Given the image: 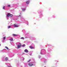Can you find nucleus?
Returning a JSON list of instances; mask_svg holds the SVG:
<instances>
[{
  "label": "nucleus",
  "instance_id": "obj_19",
  "mask_svg": "<svg viewBox=\"0 0 67 67\" xmlns=\"http://www.w3.org/2000/svg\"><path fill=\"white\" fill-rule=\"evenodd\" d=\"M8 7H10V5H8Z\"/></svg>",
  "mask_w": 67,
  "mask_h": 67
},
{
  "label": "nucleus",
  "instance_id": "obj_11",
  "mask_svg": "<svg viewBox=\"0 0 67 67\" xmlns=\"http://www.w3.org/2000/svg\"><path fill=\"white\" fill-rule=\"evenodd\" d=\"M30 48L31 49H33V47H32V46H30Z\"/></svg>",
  "mask_w": 67,
  "mask_h": 67
},
{
  "label": "nucleus",
  "instance_id": "obj_23",
  "mask_svg": "<svg viewBox=\"0 0 67 67\" xmlns=\"http://www.w3.org/2000/svg\"><path fill=\"white\" fill-rule=\"evenodd\" d=\"M44 67H46V66H44Z\"/></svg>",
  "mask_w": 67,
  "mask_h": 67
},
{
  "label": "nucleus",
  "instance_id": "obj_5",
  "mask_svg": "<svg viewBox=\"0 0 67 67\" xmlns=\"http://www.w3.org/2000/svg\"><path fill=\"white\" fill-rule=\"evenodd\" d=\"M24 52H26V53H27L28 52H29V51H28V50L26 49H25V51H24Z\"/></svg>",
  "mask_w": 67,
  "mask_h": 67
},
{
  "label": "nucleus",
  "instance_id": "obj_20",
  "mask_svg": "<svg viewBox=\"0 0 67 67\" xmlns=\"http://www.w3.org/2000/svg\"><path fill=\"white\" fill-rule=\"evenodd\" d=\"M8 67H11L10 66H8Z\"/></svg>",
  "mask_w": 67,
  "mask_h": 67
},
{
  "label": "nucleus",
  "instance_id": "obj_21",
  "mask_svg": "<svg viewBox=\"0 0 67 67\" xmlns=\"http://www.w3.org/2000/svg\"><path fill=\"white\" fill-rule=\"evenodd\" d=\"M0 46H1V44H0Z\"/></svg>",
  "mask_w": 67,
  "mask_h": 67
},
{
  "label": "nucleus",
  "instance_id": "obj_6",
  "mask_svg": "<svg viewBox=\"0 0 67 67\" xmlns=\"http://www.w3.org/2000/svg\"><path fill=\"white\" fill-rule=\"evenodd\" d=\"M12 35L13 36H18V35L15 34H13Z\"/></svg>",
  "mask_w": 67,
  "mask_h": 67
},
{
  "label": "nucleus",
  "instance_id": "obj_7",
  "mask_svg": "<svg viewBox=\"0 0 67 67\" xmlns=\"http://www.w3.org/2000/svg\"><path fill=\"white\" fill-rule=\"evenodd\" d=\"M8 58L6 57L5 58V60H8Z\"/></svg>",
  "mask_w": 67,
  "mask_h": 67
},
{
  "label": "nucleus",
  "instance_id": "obj_8",
  "mask_svg": "<svg viewBox=\"0 0 67 67\" xmlns=\"http://www.w3.org/2000/svg\"><path fill=\"white\" fill-rule=\"evenodd\" d=\"M10 41H13V38H12L9 40Z\"/></svg>",
  "mask_w": 67,
  "mask_h": 67
},
{
  "label": "nucleus",
  "instance_id": "obj_18",
  "mask_svg": "<svg viewBox=\"0 0 67 67\" xmlns=\"http://www.w3.org/2000/svg\"><path fill=\"white\" fill-rule=\"evenodd\" d=\"M24 37H21V39H24Z\"/></svg>",
  "mask_w": 67,
  "mask_h": 67
},
{
  "label": "nucleus",
  "instance_id": "obj_15",
  "mask_svg": "<svg viewBox=\"0 0 67 67\" xmlns=\"http://www.w3.org/2000/svg\"><path fill=\"white\" fill-rule=\"evenodd\" d=\"M31 61V59L29 60L28 61H27L28 63H29V62H30Z\"/></svg>",
  "mask_w": 67,
  "mask_h": 67
},
{
  "label": "nucleus",
  "instance_id": "obj_16",
  "mask_svg": "<svg viewBox=\"0 0 67 67\" xmlns=\"http://www.w3.org/2000/svg\"><path fill=\"white\" fill-rule=\"evenodd\" d=\"M3 9H5V6H3Z\"/></svg>",
  "mask_w": 67,
  "mask_h": 67
},
{
  "label": "nucleus",
  "instance_id": "obj_17",
  "mask_svg": "<svg viewBox=\"0 0 67 67\" xmlns=\"http://www.w3.org/2000/svg\"><path fill=\"white\" fill-rule=\"evenodd\" d=\"M11 26H9L8 27V29H9V28H10Z\"/></svg>",
  "mask_w": 67,
  "mask_h": 67
},
{
  "label": "nucleus",
  "instance_id": "obj_2",
  "mask_svg": "<svg viewBox=\"0 0 67 67\" xmlns=\"http://www.w3.org/2000/svg\"><path fill=\"white\" fill-rule=\"evenodd\" d=\"M20 45H18L17 47L18 48H20L21 47V46H22V45H21V43H20Z\"/></svg>",
  "mask_w": 67,
  "mask_h": 67
},
{
  "label": "nucleus",
  "instance_id": "obj_1",
  "mask_svg": "<svg viewBox=\"0 0 67 67\" xmlns=\"http://www.w3.org/2000/svg\"><path fill=\"white\" fill-rule=\"evenodd\" d=\"M9 16H10V17H12L13 15H12L10 14V13H8L7 15V17H9Z\"/></svg>",
  "mask_w": 67,
  "mask_h": 67
},
{
  "label": "nucleus",
  "instance_id": "obj_14",
  "mask_svg": "<svg viewBox=\"0 0 67 67\" xmlns=\"http://www.w3.org/2000/svg\"><path fill=\"white\" fill-rule=\"evenodd\" d=\"M5 37H4L3 38V40H5Z\"/></svg>",
  "mask_w": 67,
  "mask_h": 67
},
{
  "label": "nucleus",
  "instance_id": "obj_3",
  "mask_svg": "<svg viewBox=\"0 0 67 67\" xmlns=\"http://www.w3.org/2000/svg\"><path fill=\"white\" fill-rule=\"evenodd\" d=\"M14 27H19V26L18 25H17L15 24H14Z\"/></svg>",
  "mask_w": 67,
  "mask_h": 67
},
{
  "label": "nucleus",
  "instance_id": "obj_10",
  "mask_svg": "<svg viewBox=\"0 0 67 67\" xmlns=\"http://www.w3.org/2000/svg\"><path fill=\"white\" fill-rule=\"evenodd\" d=\"M22 47H25V44H24L22 45Z\"/></svg>",
  "mask_w": 67,
  "mask_h": 67
},
{
  "label": "nucleus",
  "instance_id": "obj_22",
  "mask_svg": "<svg viewBox=\"0 0 67 67\" xmlns=\"http://www.w3.org/2000/svg\"><path fill=\"white\" fill-rule=\"evenodd\" d=\"M25 59L24 58V59Z\"/></svg>",
  "mask_w": 67,
  "mask_h": 67
},
{
  "label": "nucleus",
  "instance_id": "obj_4",
  "mask_svg": "<svg viewBox=\"0 0 67 67\" xmlns=\"http://www.w3.org/2000/svg\"><path fill=\"white\" fill-rule=\"evenodd\" d=\"M28 65L29 66H33V64H32L29 63L28 64Z\"/></svg>",
  "mask_w": 67,
  "mask_h": 67
},
{
  "label": "nucleus",
  "instance_id": "obj_13",
  "mask_svg": "<svg viewBox=\"0 0 67 67\" xmlns=\"http://www.w3.org/2000/svg\"><path fill=\"white\" fill-rule=\"evenodd\" d=\"M5 48H6V49H9V48H8V47H5Z\"/></svg>",
  "mask_w": 67,
  "mask_h": 67
},
{
  "label": "nucleus",
  "instance_id": "obj_9",
  "mask_svg": "<svg viewBox=\"0 0 67 67\" xmlns=\"http://www.w3.org/2000/svg\"><path fill=\"white\" fill-rule=\"evenodd\" d=\"M29 2H30L29 1H27V2H26V3H27V4H29Z\"/></svg>",
  "mask_w": 67,
  "mask_h": 67
},
{
  "label": "nucleus",
  "instance_id": "obj_12",
  "mask_svg": "<svg viewBox=\"0 0 67 67\" xmlns=\"http://www.w3.org/2000/svg\"><path fill=\"white\" fill-rule=\"evenodd\" d=\"M22 10L23 11H25V9H22Z\"/></svg>",
  "mask_w": 67,
  "mask_h": 67
}]
</instances>
